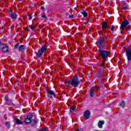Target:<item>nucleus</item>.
<instances>
[{"mask_svg":"<svg viewBox=\"0 0 131 131\" xmlns=\"http://www.w3.org/2000/svg\"><path fill=\"white\" fill-rule=\"evenodd\" d=\"M105 38H107V37L106 36H104Z\"/></svg>","mask_w":131,"mask_h":131,"instance_id":"e433bc0d","label":"nucleus"},{"mask_svg":"<svg viewBox=\"0 0 131 131\" xmlns=\"http://www.w3.org/2000/svg\"><path fill=\"white\" fill-rule=\"evenodd\" d=\"M17 16L18 15H17V14L15 12H13V11H10V17H11L12 19H17Z\"/></svg>","mask_w":131,"mask_h":131,"instance_id":"ddd939ff","label":"nucleus"},{"mask_svg":"<svg viewBox=\"0 0 131 131\" xmlns=\"http://www.w3.org/2000/svg\"><path fill=\"white\" fill-rule=\"evenodd\" d=\"M30 28H31L32 30H34V29H35V27H32V26H30Z\"/></svg>","mask_w":131,"mask_h":131,"instance_id":"cd10ccee","label":"nucleus"},{"mask_svg":"<svg viewBox=\"0 0 131 131\" xmlns=\"http://www.w3.org/2000/svg\"><path fill=\"white\" fill-rule=\"evenodd\" d=\"M47 93L49 95H48L49 98L51 99V100H53V98L54 97H55V95H56V93L52 90H50V89L47 90Z\"/></svg>","mask_w":131,"mask_h":131,"instance_id":"6e6552de","label":"nucleus"},{"mask_svg":"<svg viewBox=\"0 0 131 131\" xmlns=\"http://www.w3.org/2000/svg\"><path fill=\"white\" fill-rule=\"evenodd\" d=\"M41 9L45 10V7H43V6L41 7Z\"/></svg>","mask_w":131,"mask_h":131,"instance_id":"2f4dec72","label":"nucleus"},{"mask_svg":"<svg viewBox=\"0 0 131 131\" xmlns=\"http://www.w3.org/2000/svg\"><path fill=\"white\" fill-rule=\"evenodd\" d=\"M103 68H99L97 74L95 75V77L99 78L98 82L100 84H104V76H105V72L104 71Z\"/></svg>","mask_w":131,"mask_h":131,"instance_id":"f03ea898","label":"nucleus"},{"mask_svg":"<svg viewBox=\"0 0 131 131\" xmlns=\"http://www.w3.org/2000/svg\"><path fill=\"white\" fill-rule=\"evenodd\" d=\"M37 122H38V120L37 119H32L31 121V125L32 126H34V125L37 124Z\"/></svg>","mask_w":131,"mask_h":131,"instance_id":"2eb2a0df","label":"nucleus"},{"mask_svg":"<svg viewBox=\"0 0 131 131\" xmlns=\"http://www.w3.org/2000/svg\"><path fill=\"white\" fill-rule=\"evenodd\" d=\"M47 46L43 45L41 49H39L38 53L36 54L37 57L38 58H41V57H42V55H43V53H46V52H47Z\"/></svg>","mask_w":131,"mask_h":131,"instance_id":"39448f33","label":"nucleus"},{"mask_svg":"<svg viewBox=\"0 0 131 131\" xmlns=\"http://www.w3.org/2000/svg\"><path fill=\"white\" fill-rule=\"evenodd\" d=\"M42 18H45L46 20H48V17H47V16H46V15H45V14H43V15H42Z\"/></svg>","mask_w":131,"mask_h":131,"instance_id":"bb28decb","label":"nucleus"},{"mask_svg":"<svg viewBox=\"0 0 131 131\" xmlns=\"http://www.w3.org/2000/svg\"><path fill=\"white\" fill-rule=\"evenodd\" d=\"M26 50V46L24 45H20L18 48V51H19V52H23V51H25Z\"/></svg>","mask_w":131,"mask_h":131,"instance_id":"dca6fc26","label":"nucleus"},{"mask_svg":"<svg viewBox=\"0 0 131 131\" xmlns=\"http://www.w3.org/2000/svg\"><path fill=\"white\" fill-rule=\"evenodd\" d=\"M39 131H48L47 128H42L41 129H40Z\"/></svg>","mask_w":131,"mask_h":131,"instance_id":"393cba45","label":"nucleus"},{"mask_svg":"<svg viewBox=\"0 0 131 131\" xmlns=\"http://www.w3.org/2000/svg\"><path fill=\"white\" fill-rule=\"evenodd\" d=\"M125 51L126 52V55L127 56V58L128 61H131V48L130 46H127V48H125Z\"/></svg>","mask_w":131,"mask_h":131,"instance_id":"423d86ee","label":"nucleus"},{"mask_svg":"<svg viewBox=\"0 0 131 131\" xmlns=\"http://www.w3.org/2000/svg\"><path fill=\"white\" fill-rule=\"evenodd\" d=\"M14 121H15V123H16V124H23V122H21V121H20L19 120V119L17 118L16 117H14Z\"/></svg>","mask_w":131,"mask_h":131,"instance_id":"6ab92c4d","label":"nucleus"},{"mask_svg":"<svg viewBox=\"0 0 131 131\" xmlns=\"http://www.w3.org/2000/svg\"><path fill=\"white\" fill-rule=\"evenodd\" d=\"M5 99L6 101L5 105H9L10 106H12V105H13V102H12V100H10L11 103L9 102L10 100L9 99V96H8V95L5 96Z\"/></svg>","mask_w":131,"mask_h":131,"instance_id":"9d476101","label":"nucleus"},{"mask_svg":"<svg viewBox=\"0 0 131 131\" xmlns=\"http://www.w3.org/2000/svg\"><path fill=\"white\" fill-rule=\"evenodd\" d=\"M129 22L127 21V19H125L121 25L120 29L122 30H124V28H126V29H127V30H129L130 26L129 25Z\"/></svg>","mask_w":131,"mask_h":131,"instance_id":"20e7f679","label":"nucleus"},{"mask_svg":"<svg viewBox=\"0 0 131 131\" xmlns=\"http://www.w3.org/2000/svg\"><path fill=\"white\" fill-rule=\"evenodd\" d=\"M106 32H107V31H104V33H106Z\"/></svg>","mask_w":131,"mask_h":131,"instance_id":"c9c22d12","label":"nucleus"},{"mask_svg":"<svg viewBox=\"0 0 131 131\" xmlns=\"http://www.w3.org/2000/svg\"><path fill=\"white\" fill-rule=\"evenodd\" d=\"M121 8L123 10H127L128 9V6H127V4L125 3V2H122L121 3Z\"/></svg>","mask_w":131,"mask_h":131,"instance_id":"9b49d317","label":"nucleus"},{"mask_svg":"<svg viewBox=\"0 0 131 131\" xmlns=\"http://www.w3.org/2000/svg\"><path fill=\"white\" fill-rule=\"evenodd\" d=\"M76 131H83V130H82V129L80 128V129H77Z\"/></svg>","mask_w":131,"mask_h":131,"instance_id":"c756f323","label":"nucleus"},{"mask_svg":"<svg viewBox=\"0 0 131 131\" xmlns=\"http://www.w3.org/2000/svg\"><path fill=\"white\" fill-rule=\"evenodd\" d=\"M67 85L71 84L74 88H77L80 84V81L78 79V77L74 76V78L66 82Z\"/></svg>","mask_w":131,"mask_h":131,"instance_id":"7ed1b4c3","label":"nucleus"},{"mask_svg":"<svg viewBox=\"0 0 131 131\" xmlns=\"http://www.w3.org/2000/svg\"><path fill=\"white\" fill-rule=\"evenodd\" d=\"M81 14L83 15L84 17H88V13H86L85 11H83V12H81Z\"/></svg>","mask_w":131,"mask_h":131,"instance_id":"412c9836","label":"nucleus"},{"mask_svg":"<svg viewBox=\"0 0 131 131\" xmlns=\"http://www.w3.org/2000/svg\"><path fill=\"white\" fill-rule=\"evenodd\" d=\"M32 19V15H29V20Z\"/></svg>","mask_w":131,"mask_h":131,"instance_id":"c85d7f7f","label":"nucleus"},{"mask_svg":"<svg viewBox=\"0 0 131 131\" xmlns=\"http://www.w3.org/2000/svg\"><path fill=\"white\" fill-rule=\"evenodd\" d=\"M2 50L4 53H9V47L7 46V45H4Z\"/></svg>","mask_w":131,"mask_h":131,"instance_id":"4468645a","label":"nucleus"},{"mask_svg":"<svg viewBox=\"0 0 131 131\" xmlns=\"http://www.w3.org/2000/svg\"><path fill=\"white\" fill-rule=\"evenodd\" d=\"M76 108V106H72L70 110L71 113H72V112H73V110H74Z\"/></svg>","mask_w":131,"mask_h":131,"instance_id":"5701e85b","label":"nucleus"},{"mask_svg":"<svg viewBox=\"0 0 131 131\" xmlns=\"http://www.w3.org/2000/svg\"><path fill=\"white\" fill-rule=\"evenodd\" d=\"M99 89H100V88L97 87V90H99Z\"/></svg>","mask_w":131,"mask_h":131,"instance_id":"f704fd0d","label":"nucleus"},{"mask_svg":"<svg viewBox=\"0 0 131 131\" xmlns=\"http://www.w3.org/2000/svg\"><path fill=\"white\" fill-rule=\"evenodd\" d=\"M73 17H74L73 15H69V18H73Z\"/></svg>","mask_w":131,"mask_h":131,"instance_id":"7c9ffc66","label":"nucleus"},{"mask_svg":"<svg viewBox=\"0 0 131 131\" xmlns=\"http://www.w3.org/2000/svg\"><path fill=\"white\" fill-rule=\"evenodd\" d=\"M5 125L7 128H10V127H11V123L10 122V121L6 122Z\"/></svg>","mask_w":131,"mask_h":131,"instance_id":"aec40b11","label":"nucleus"},{"mask_svg":"<svg viewBox=\"0 0 131 131\" xmlns=\"http://www.w3.org/2000/svg\"><path fill=\"white\" fill-rule=\"evenodd\" d=\"M20 45V43H17L14 46V49H18L19 48V46Z\"/></svg>","mask_w":131,"mask_h":131,"instance_id":"b1692460","label":"nucleus"},{"mask_svg":"<svg viewBox=\"0 0 131 131\" xmlns=\"http://www.w3.org/2000/svg\"><path fill=\"white\" fill-rule=\"evenodd\" d=\"M126 105L125 102L124 101H122L121 103L120 104V106L122 107H124Z\"/></svg>","mask_w":131,"mask_h":131,"instance_id":"4be33fe9","label":"nucleus"},{"mask_svg":"<svg viewBox=\"0 0 131 131\" xmlns=\"http://www.w3.org/2000/svg\"><path fill=\"white\" fill-rule=\"evenodd\" d=\"M32 117H33V116L31 114L27 116V118L25 120L26 124H30L31 122V118H32Z\"/></svg>","mask_w":131,"mask_h":131,"instance_id":"0eeeda50","label":"nucleus"},{"mask_svg":"<svg viewBox=\"0 0 131 131\" xmlns=\"http://www.w3.org/2000/svg\"><path fill=\"white\" fill-rule=\"evenodd\" d=\"M90 20H89L88 22H90Z\"/></svg>","mask_w":131,"mask_h":131,"instance_id":"ea45409f","label":"nucleus"},{"mask_svg":"<svg viewBox=\"0 0 131 131\" xmlns=\"http://www.w3.org/2000/svg\"><path fill=\"white\" fill-rule=\"evenodd\" d=\"M9 103H11V100H9Z\"/></svg>","mask_w":131,"mask_h":131,"instance_id":"4c0bfd02","label":"nucleus"},{"mask_svg":"<svg viewBox=\"0 0 131 131\" xmlns=\"http://www.w3.org/2000/svg\"><path fill=\"white\" fill-rule=\"evenodd\" d=\"M110 29L112 31H114V26L112 25L110 27Z\"/></svg>","mask_w":131,"mask_h":131,"instance_id":"a878e982","label":"nucleus"},{"mask_svg":"<svg viewBox=\"0 0 131 131\" xmlns=\"http://www.w3.org/2000/svg\"><path fill=\"white\" fill-rule=\"evenodd\" d=\"M96 45L98 46L99 48L98 53L100 57H101L103 59V61L102 62L101 65L100 66V68L104 69L105 68V62L106 60L108 59L110 53L109 52L103 50L104 49V37L100 36L98 40V41L96 42Z\"/></svg>","mask_w":131,"mask_h":131,"instance_id":"f257e3e1","label":"nucleus"},{"mask_svg":"<svg viewBox=\"0 0 131 131\" xmlns=\"http://www.w3.org/2000/svg\"><path fill=\"white\" fill-rule=\"evenodd\" d=\"M104 123H105V121H99L98 124V127H99V128H103V124H104Z\"/></svg>","mask_w":131,"mask_h":131,"instance_id":"a211bd4d","label":"nucleus"},{"mask_svg":"<svg viewBox=\"0 0 131 131\" xmlns=\"http://www.w3.org/2000/svg\"><path fill=\"white\" fill-rule=\"evenodd\" d=\"M2 45H3V43H2V41L0 40V46H2Z\"/></svg>","mask_w":131,"mask_h":131,"instance_id":"473e14b6","label":"nucleus"},{"mask_svg":"<svg viewBox=\"0 0 131 131\" xmlns=\"http://www.w3.org/2000/svg\"><path fill=\"white\" fill-rule=\"evenodd\" d=\"M67 16H69V13H66Z\"/></svg>","mask_w":131,"mask_h":131,"instance_id":"72a5a7b5","label":"nucleus"},{"mask_svg":"<svg viewBox=\"0 0 131 131\" xmlns=\"http://www.w3.org/2000/svg\"><path fill=\"white\" fill-rule=\"evenodd\" d=\"M83 116L85 119H89L90 116H91V111H90L89 110L85 111L83 114Z\"/></svg>","mask_w":131,"mask_h":131,"instance_id":"1a4fd4ad","label":"nucleus"},{"mask_svg":"<svg viewBox=\"0 0 131 131\" xmlns=\"http://www.w3.org/2000/svg\"><path fill=\"white\" fill-rule=\"evenodd\" d=\"M101 27L103 30L104 29H106V28H108L107 23H106V21H103L101 25Z\"/></svg>","mask_w":131,"mask_h":131,"instance_id":"f3484780","label":"nucleus"},{"mask_svg":"<svg viewBox=\"0 0 131 131\" xmlns=\"http://www.w3.org/2000/svg\"><path fill=\"white\" fill-rule=\"evenodd\" d=\"M88 23H89V21H87V23H86V24H88Z\"/></svg>","mask_w":131,"mask_h":131,"instance_id":"58836bf2","label":"nucleus"},{"mask_svg":"<svg viewBox=\"0 0 131 131\" xmlns=\"http://www.w3.org/2000/svg\"><path fill=\"white\" fill-rule=\"evenodd\" d=\"M89 93L90 97H92V98L96 95V91L94 90V88L93 87L90 88Z\"/></svg>","mask_w":131,"mask_h":131,"instance_id":"f8f14e48","label":"nucleus"}]
</instances>
